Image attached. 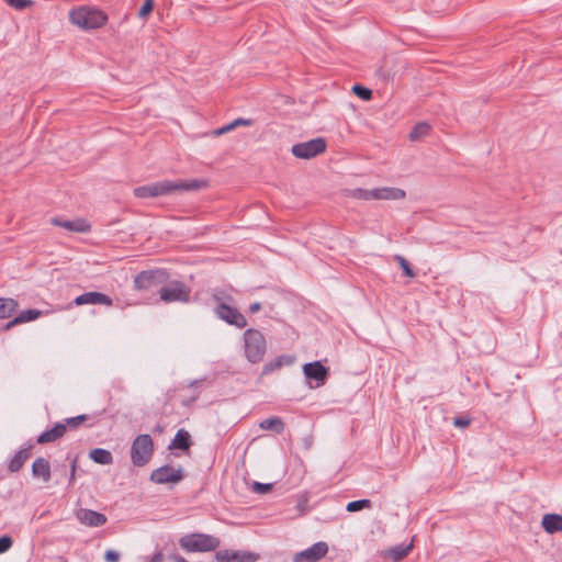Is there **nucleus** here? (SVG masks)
<instances>
[{"label": "nucleus", "instance_id": "393cba45", "mask_svg": "<svg viewBox=\"0 0 562 562\" xmlns=\"http://www.w3.org/2000/svg\"><path fill=\"white\" fill-rule=\"evenodd\" d=\"M89 458L97 464L109 465L113 463L111 451L103 448H94L89 452Z\"/></svg>", "mask_w": 562, "mask_h": 562}, {"label": "nucleus", "instance_id": "ddd939ff", "mask_svg": "<svg viewBox=\"0 0 562 562\" xmlns=\"http://www.w3.org/2000/svg\"><path fill=\"white\" fill-rule=\"evenodd\" d=\"M260 555L250 551L220 550L215 553L217 562H257Z\"/></svg>", "mask_w": 562, "mask_h": 562}, {"label": "nucleus", "instance_id": "4be33fe9", "mask_svg": "<svg viewBox=\"0 0 562 562\" xmlns=\"http://www.w3.org/2000/svg\"><path fill=\"white\" fill-rule=\"evenodd\" d=\"M32 475L34 477H41L45 483L49 482L52 473L48 460L43 457L35 459L32 464Z\"/></svg>", "mask_w": 562, "mask_h": 562}, {"label": "nucleus", "instance_id": "3c124183", "mask_svg": "<svg viewBox=\"0 0 562 562\" xmlns=\"http://www.w3.org/2000/svg\"><path fill=\"white\" fill-rule=\"evenodd\" d=\"M56 472H59V474L61 476H67V467H66V464L63 463L61 465L57 467L56 468Z\"/></svg>", "mask_w": 562, "mask_h": 562}, {"label": "nucleus", "instance_id": "4c0bfd02", "mask_svg": "<svg viewBox=\"0 0 562 562\" xmlns=\"http://www.w3.org/2000/svg\"><path fill=\"white\" fill-rule=\"evenodd\" d=\"M273 487V484L271 483H260V482H254L252 483V491L257 494H266L270 492Z\"/></svg>", "mask_w": 562, "mask_h": 562}, {"label": "nucleus", "instance_id": "0eeeda50", "mask_svg": "<svg viewBox=\"0 0 562 562\" xmlns=\"http://www.w3.org/2000/svg\"><path fill=\"white\" fill-rule=\"evenodd\" d=\"M190 292L189 286L177 280L164 284L162 288L159 289L160 300L166 303H188L190 301Z\"/></svg>", "mask_w": 562, "mask_h": 562}, {"label": "nucleus", "instance_id": "09e8293b", "mask_svg": "<svg viewBox=\"0 0 562 562\" xmlns=\"http://www.w3.org/2000/svg\"><path fill=\"white\" fill-rule=\"evenodd\" d=\"M313 439L312 436H307L303 439V446L306 450H308L312 447Z\"/></svg>", "mask_w": 562, "mask_h": 562}, {"label": "nucleus", "instance_id": "ea45409f", "mask_svg": "<svg viewBox=\"0 0 562 562\" xmlns=\"http://www.w3.org/2000/svg\"><path fill=\"white\" fill-rule=\"evenodd\" d=\"M120 558V553L115 550H106L104 553L105 562H119Z\"/></svg>", "mask_w": 562, "mask_h": 562}, {"label": "nucleus", "instance_id": "bb28decb", "mask_svg": "<svg viewBox=\"0 0 562 562\" xmlns=\"http://www.w3.org/2000/svg\"><path fill=\"white\" fill-rule=\"evenodd\" d=\"M19 303L12 297H0V318H10L16 312Z\"/></svg>", "mask_w": 562, "mask_h": 562}, {"label": "nucleus", "instance_id": "a18cd8bd", "mask_svg": "<svg viewBox=\"0 0 562 562\" xmlns=\"http://www.w3.org/2000/svg\"><path fill=\"white\" fill-rule=\"evenodd\" d=\"M370 194V190H366V189H359L358 190V196L360 199H363V200H371V198L369 196Z\"/></svg>", "mask_w": 562, "mask_h": 562}, {"label": "nucleus", "instance_id": "e433bc0d", "mask_svg": "<svg viewBox=\"0 0 562 562\" xmlns=\"http://www.w3.org/2000/svg\"><path fill=\"white\" fill-rule=\"evenodd\" d=\"M10 7L15 10H24L33 4L32 0H4Z\"/></svg>", "mask_w": 562, "mask_h": 562}, {"label": "nucleus", "instance_id": "423d86ee", "mask_svg": "<svg viewBox=\"0 0 562 562\" xmlns=\"http://www.w3.org/2000/svg\"><path fill=\"white\" fill-rule=\"evenodd\" d=\"M154 452V442L148 434L138 435L131 446V459L135 467L146 465Z\"/></svg>", "mask_w": 562, "mask_h": 562}, {"label": "nucleus", "instance_id": "a211bd4d", "mask_svg": "<svg viewBox=\"0 0 562 562\" xmlns=\"http://www.w3.org/2000/svg\"><path fill=\"white\" fill-rule=\"evenodd\" d=\"M193 445L191 435L184 428L178 429L173 439L168 446L169 450H181L188 452Z\"/></svg>", "mask_w": 562, "mask_h": 562}, {"label": "nucleus", "instance_id": "412c9836", "mask_svg": "<svg viewBox=\"0 0 562 562\" xmlns=\"http://www.w3.org/2000/svg\"><path fill=\"white\" fill-rule=\"evenodd\" d=\"M43 314H44L43 311L36 310V308H29V310L22 311L21 313H19L15 317H13L11 321H9L4 325V329H10L15 325L35 321Z\"/></svg>", "mask_w": 562, "mask_h": 562}, {"label": "nucleus", "instance_id": "8fccbe9b", "mask_svg": "<svg viewBox=\"0 0 562 562\" xmlns=\"http://www.w3.org/2000/svg\"><path fill=\"white\" fill-rule=\"evenodd\" d=\"M77 459L78 457H74L71 460H70V473H75L76 474V471H77Z\"/></svg>", "mask_w": 562, "mask_h": 562}, {"label": "nucleus", "instance_id": "a19ab883", "mask_svg": "<svg viewBox=\"0 0 562 562\" xmlns=\"http://www.w3.org/2000/svg\"><path fill=\"white\" fill-rule=\"evenodd\" d=\"M231 124H232V127L235 130L238 126H250V125H252V120L238 117V119L234 120L233 122H231Z\"/></svg>", "mask_w": 562, "mask_h": 562}, {"label": "nucleus", "instance_id": "2f4dec72", "mask_svg": "<svg viewBox=\"0 0 562 562\" xmlns=\"http://www.w3.org/2000/svg\"><path fill=\"white\" fill-rule=\"evenodd\" d=\"M351 90L359 99L363 101H369L372 99V90L360 83L353 85Z\"/></svg>", "mask_w": 562, "mask_h": 562}, {"label": "nucleus", "instance_id": "1a4fd4ad", "mask_svg": "<svg viewBox=\"0 0 562 562\" xmlns=\"http://www.w3.org/2000/svg\"><path fill=\"white\" fill-rule=\"evenodd\" d=\"M216 317L231 326H235L238 329L247 326L246 317L235 306L227 303H220L213 310Z\"/></svg>", "mask_w": 562, "mask_h": 562}, {"label": "nucleus", "instance_id": "7ed1b4c3", "mask_svg": "<svg viewBox=\"0 0 562 562\" xmlns=\"http://www.w3.org/2000/svg\"><path fill=\"white\" fill-rule=\"evenodd\" d=\"M220 544L221 540L217 537L202 532L187 533L179 539V546L186 552H211Z\"/></svg>", "mask_w": 562, "mask_h": 562}, {"label": "nucleus", "instance_id": "6ab92c4d", "mask_svg": "<svg viewBox=\"0 0 562 562\" xmlns=\"http://www.w3.org/2000/svg\"><path fill=\"white\" fill-rule=\"evenodd\" d=\"M33 449V445L29 443L26 447L21 448L9 461L8 471L10 473L19 472L25 461L31 457V450Z\"/></svg>", "mask_w": 562, "mask_h": 562}, {"label": "nucleus", "instance_id": "6e6d98bb", "mask_svg": "<svg viewBox=\"0 0 562 562\" xmlns=\"http://www.w3.org/2000/svg\"><path fill=\"white\" fill-rule=\"evenodd\" d=\"M198 398V396L192 397L191 400H187V402H183L184 405H190L192 402H194Z\"/></svg>", "mask_w": 562, "mask_h": 562}, {"label": "nucleus", "instance_id": "72a5a7b5", "mask_svg": "<svg viewBox=\"0 0 562 562\" xmlns=\"http://www.w3.org/2000/svg\"><path fill=\"white\" fill-rule=\"evenodd\" d=\"M395 260L398 262L404 276H406L408 278L415 277V272H414L413 268L411 267L409 262L403 256L396 255Z\"/></svg>", "mask_w": 562, "mask_h": 562}, {"label": "nucleus", "instance_id": "f3484780", "mask_svg": "<svg viewBox=\"0 0 562 562\" xmlns=\"http://www.w3.org/2000/svg\"><path fill=\"white\" fill-rule=\"evenodd\" d=\"M52 224L55 226H60L69 232L87 233L90 231V224L83 218L69 221L54 217L52 218Z\"/></svg>", "mask_w": 562, "mask_h": 562}, {"label": "nucleus", "instance_id": "603ef678", "mask_svg": "<svg viewBox=\"0 0 562 562\" xmlns=\"http://www.w3.org/2000/svg\"><path fill=\"white\" fill-rule=\"evenodd\" d=\"M75 480H76V474L69 472L68 485L71 486L75 483Z\"/></svg>", "mask_w": 562, "mask_h": 562}, {"label": "nucleus", "instance_id": "4468645a", "mask_svg": "<svg viewBox=\"0 0 562 562\" xmlns=\"http://www.w3.org/2000/svg\"><path fill=\"white\" fill-rule=\"evenodd\" d=\"M105 412V409H103L102 412H99L98 414L95 415H89V414H81V415H77L75 417H68V418H65L61 423V425H64L65 427V432L67 430H76L78 429L82 424L87 423V427L88 428H91L93 426L97 425V423L99 422V417Z\"/></svg>", "mask_w": 562, "mask_h": 562}, {"label": "nucleus", "instance_id": "20e7f679", "mask_svg": "<svg viewBox=\"0 0 562 562\" xmlns=\"http://www.w3.org/2000/svg\"><path fill=\"white\" fill-rule=\"evenodd\" d=\"M244 350L247 360L251 363L260 362L267 352V340L265 335L255 328L244 331Z\"/></svg>", "mask_w": 562, "mask_h": 562}, {"label": "nucleus", "instance_id": "5701e85b", "mask_svg": "<svg viewBox=\"0 0 562 562\" xmlns=\"http://www.w3.org/2000/svg\"><path fill=\"white\" fill-rule=\"evenodd\" d=\"M541 526L546 532L551 535L562 531V515L544 514L541 519Z\"/></svg>", "mask_w": 562, "mask_h": 562}, {"label": "nucleus", "instance_id": "c756f323", "mask_svg": "<svg viewBox=\"0 0 562 562\" xmlns=\"http://www.w3.org/2000/svg\"><path fill=\"white\" fill-rule=\"evenodd\" d=\"M382 200H401L404 199L406 193L400 188L383 187L381 188Z\"/></svg>", "mask_w": 562, "mask_h": 562}, {"label": "nucleus", "instance_id": "37998d69", "mask_svg": "<svg viewBox=\"0 0 562 562\" xmlns=\"http://www.w3.org/2000/svg\"><path fill=\"white\" fill-rule=\"evenodd\" d=\"M381 195H382L381 188H375V189L370 190L369 196L371 198V200H382Z\"/></svg>", "mask_w": 562, "mask_h": 562}, {"label": "nucleus", "instance_id": "5fc2aeb1", "mask_svg": "<svg viewBox=\"0 0 562 562\" xmlns=\"http://www.w3.org/2000/svg\"><path fill=\"white\" fill-rule=\"evenodd\" d=\"M202 381H203V380H193V381H191V382L189 383V386H190V387H195V386L200 385Z\"/></svg>", "mask_w": 562, "mask_h": 562}, {"label": "nucleus", "instance_id": "c9c22d12", "mask_svg": "<svg viewBox=\"0 0 562 562\" xmlns=\"http://www.w3.org/2000/svg\"><path fill=\"white\" fill-rule=\"evenodd\" d=\"M13 546V539L9 535H2L0 537V554L8 552Z\"/></svg>", "mask_w": 562, "mask_h": 562}, {"label": "nucleus", "instance_id": "f704fd0d", "mask_svg": "<svg viewBox=\"0 0 562 562\" xmlns=\"http://www.w3.org/2000/svg\"><path fill=\"white\" fill-rule=\"evenodd\" d=\"M154 9V0H145L138 10V16L146 20Z\"/></svg>", "mask_w": 562, "mask_h": 562}, {"label": "nucleus", "instance_id": "9b49d317", "mask_svg": "<svg viewBox=\"0 0 562 562\" xmlns=\"http://www.w3.org/2000/svg\"><path fill=\"white\" fill-rule=\"evenodd\" d=\"M184 479L183 469L180 467L178 469L172 468L169 464H165L155 469L150 474V481L156 484H167L172 483L177 484Z\"/></svg>", "mask_w": 562, "mask_h": 562}, {"label": "nucleus", "instance_id": "f03ea898", "mask_svg": "<svg viewBox=\"0 0 562 562\" xmlns=\"http://www.w3.org/2000/svg\"><path fill=\"white\" fill-rule=\"evenodd\" d=\"M69 20L82 30H94L106 23L108 15L102 10L95 8L79 7L69 12Z\"/></svg>", "mask_w": 562, "mask_h": 562}, {"label": "nucleus", "instance_id": "b1692460", "mask_svg": "<svg viewBox=\"0 0 562 562\" xmlns=\"http://www.w3.org/2000/svg\"><path fill=\"white\" fill-rule=\"evenodd\" d=\"M293 358L286 355H281L274 358L273 360L267 362L261 371V375H268L272 372L281 369L283 366L292 364Z\"/></svg>", "mask_w": 562, "mask_h": 562}, {"label": "nucleus", "instance_id": "58836bf2", "mask_svg": "<svg viewBox=\"0 0 562 562\" xmlns=\"http://www.w3.org/2000/svg\"><path fill=\"white\" fill-rule=\"evenodd\" d=\"M470 423L471 419L468 416H458L453 418V425L458 428H465Z\"/></svg>", "mask_w": 562, "mask_h": 562}, {"label": "nucleus", "instance_id": "39448f33", "mask_svg": "<svg viewBox=\"0 0 562 562\" xmlns=\"http://www.w3.org/2000/svg\"><path fill=\"white\" fill-rule=\"evenodd\" d=\"M169 273L166 269H151L140 271L134 278V288L137 291L159 293V289L167 283Z\"/></svg>", "mask_w": 562, "mask_h": 562}, {"label": "nucleus", "instance_id": "c03bdc74", "mask_svg": "<svg viewBox=\"0 0 562 562\" xmlns=\"http://www.w3.org/2000/svg\"><path fill=\"white\" fill-rule=\"evenodd\" d=\"M249 312L251 314H256L261 310V303L260 302H254L249 305Z\"/></svg>", "mask_w": 562, "mask_h": 562}, {"label": "nucleus", "instance_id": "9d476101", "mask_svg": "<svg viewBox=\"0 0 562 562\" xmlns=\"http://www.w3.org/2000/svg\"><path fill=\"white\" fill-rule=\"evenodd\" d=\"M303 373L308 381L311 389L319 387L327 382L329 368L316 360L305 363L303 366Z\"/></svg>", "mask_w": 562, "mask_h": 562}, {"label": "nucleus", "instance_id": "cd10ccee", "mask_svg": "<svg viewBox=\"0 0 562 562\" xmlns=\"http://www.w3.org/2000/svg\"><path fill=\"white\" fill-rule=\"evenodd\" d=\"M284 426L285 425H284L283 420L280 417H278V416H273V417H269L267 419H263L259 424V427L261 429L272 430V431H274L278 435L283 432Z\"/></svg>", "mask_w": 562, "mask_h": 562}, {"label": "nucleus", "instance_id": "c85d7f7f", "mask_svg": "<svg viewBox=\"0 0 562 562\" xmlns=\"http://www.w3.org/2000/svg\"><path fill=\"white\" fill-rule=\"evenodd\" d=\"M431 126L427 122L417 123L409 132L411 140H419L430 133Z\"/></svg>", "mask_w": 562, "mask_h": 562}, {"label": "nucleus", "instance_id": "f8f14e48", "mask_svg": "<svg viewBox=\"0 0 562 562\" xmlns=\"http://www.w3.org/2000/svg\"><path fill=\"white\" fill-rule=\"evenodd\" d=\"M328 552V544L325 541H318L310 548L296 552L293 555V562H318Z\"/></svg>", "mask_w": 562, "mask_h": 562}, {"label": "nucleus", "instance_id": "de8ad7c7", "mask_svg": "<svg viewBox=\"0 0 562 562\" xmlns=\"http://www.w3.org/2000/svg\"><path fill=\"white\" fill-rule=\"evenodd\" d=\"M169 560L173 561V562H189L187 561L183 557L177 554V553H173L169 557Z\"/></svg>", "mask_w": 562, "mask_h": 562}, {"label": "nucleus", "instance_id": "6e6552de", "mask_svg": "<svg viewBox=\"0 0 562 562\" xmlns=\"http://www.w3.org/2000/svg\"><path fill=\"white\" fill-rule=\"evenodd\" d=\"M327 144L323 137L294 144L291 148L293 156L300 159H311L326 150Z\"/></svg>", "mask_w": 562, "mask_h": 562}, {"label": "nucleus", "instance_id": "7c9ffc66", "mask_svg": "<svg viewBox=\"0 0 562 562\" xmlns=\"http://www.w3.org/2000/svg\"><path fill=\"white\" fill-rule=\"evenodd\" d=\"M372 505L371 501L368 499V498H362V499H357V501H352V502H349L347 504V512L349 513H355V512H359V510H362L364 508H370Z\"/></svg>", "mask_w": 562, "mask_h": 562}, {"label": "nucleus", "instance_id": "aec40b11", "mask_svg": "<svg viewBox=\"0 0 562 562\" xmlns=\"http://www.w3.org/2000/svg\"><path fill=\"white\" fill-rule=\"evenodd\" d=\"M65 435V427L60 422L56 423L52 428L44 430L36 438V443L45 445L54 442Z\"/></svg>", "mask_w": 562, "mask_h": 562}, {"label": "nucleus", "instance_id": "2eb2a0df", "mask_svg": "<svg viewBox=\"0 0 562 562\" xmlns=\"http://www.w3.org/2000/svg\"><path fill=\"white\" fill-rule=\"evenodd\" d=\"M71 304L77 306L87 305V304H102L106 306H111L113 304V300L108 294L101 292H85L78 295Z\"/></svg>", "mask_w": 562, "mask_h": 562}, {"label": "nucleus", "instance_id": "864d4df0", "mask_svg": "<svg viewBox=\"0 0 562 562\" xmlns=\"http://www.w3.org/2000/svg\"><path fill=\"white\" fill-rule=\"evenodd\" d=\"M165 427L161 425H156L153 429L154 432L161 434L164 431Z\"/></svg>", "mask_w": 562, "mask_h": 562}, {"label": "nucleus", "instance_id": "49530a36", "mask_svg": "<svg viewBox=\"0 0 562 562\" xmlns=\"http://www.w3.org/2000/svg\"><path fill=\"white\" fill-rule=\"evenodd\" d=\"M164 561V554L161 551H157L149 562H162Z\"/></svg>", "mask_w": 562, "mask_h": 562}, {"label": "nucleus", "instance_id": "473e14b6", "mask_svg": "<svg viewBox=\"0 0 562 562\" xmlns=\"http://www.w3.org/2000/svg\"><path fill=\"white\" fill-rule=\"evenodd\" d=\"M212 299L216 302V304L234 301V299L231 294H228L225 290L220 289V288L213 289Z\"/></svg>", "mask_w": 562, "mask_h": 562}, {"label": "nucleus", "instance_id": "a878e982", "mask_svg": "<svg viewBox=\"0 0 562 562\" xmlns=\"http://www.w3.org/2000/svg\"><path fill=\"white\" fill-rule=\"evenodd\" d=\"M412 549H413L412 543H409V544L401 543V544L390 548L385 552V557L391 558L393 560V562H398L402 559H404L405 557H407L409 554V552L412 551Z\"/></svg>", "mask_w": 562, "mask_h": 562}, {"label": "nucleus", "instance_id": "f257e3e1", "mask_svg": "<svg viewBox=\"0 0 562 562\" xmlns=\"http://www.w3.org/2000/svg\"><path fill=\"white\" fill-rule=\"evenodd\" d=\"M207 187V181L202 179L191 180H162L134 189V195L139 199L157 198L171 194L176 191H199Z\"/></svg>", "mask_w": 562, "mask_h": 562}, {"label": "nucleus", "instance_id": "79ce46f5", "mask_svg": "<svg viewBox=\"0 0 562 562\" xmlns=\"http://www.w3.org/2000/svg\"><path fill=\"white\" fill-rule=\"evenodd\" d=\"M233 130H234V128L232 127V124H231V123H228V124H226V125H224V126H222V127H220V128L215 130V131L213 132V134H214V135H216V136H220V135H223V134H225V133H228V132H231V131H233Z\"/></svg>", "mask_w": 562, "mask_h": 562}, {"label": "nucleus", "instance_id": "dca6fc26", "mask_svg": "<svg viewBox=\"0 0 562 562\" xmlns=\"http://www.w3.org/2000/svg\"><path fill=\"white\" fill-rule=\"evenodd\" d=\"M77 518L80 522L89 527H101L108 520L104 514L86 508H81L77 512Z\"/></svg>", "mask_w": 562, "mask_h": 562}]
</instances>
